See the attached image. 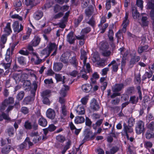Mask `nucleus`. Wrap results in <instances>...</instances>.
I'll return each instance as SVG.
<instances>
[{"instance_id": "obj_1", "label": "nucleus", "mask_w": 154, "mask_h": 154, "mask_svg": "<svg viewBox=\"0 0 154 154\" xmlns=\"http://www.w3.org/2000/svg\"><path fill=\"white\" fill-rule=\"evenodd\" d=\"M14 103V98L12 97L5 99L0 104V110L2 111L5 110L8 106L11 105Z\"/></svg>"}, {"instance_id": "obj_2", "label": "nucleus", "mask_w": 154, "mask_h": 154, "mask_svg": "<svg viewBox=\"0 0 154 154\" xmlns=\"http://www.w3.org/2000/svg\"><path fill=\"white\" fill-rule=\"evenodd\" d=\"M136 133L137 134H140L143 133L145 131L144 128V123L141 120L138 121L135 127Z\"/></svg>"}, {"instance_id": "obj_3", "label": "nucleus", "mask_w": 154, "mask_h": 154, "mask_svg": "<svg viewBox=\"0 0 154 154\" xmlns=\"http://www.w3.org/2000/svg\"><path fill=\"white\" fill-rule=\"evenodd\" d=\"M123 131L125 133L127 139L129 138L128 133H131L133 132V130L132 127L128 126L124 123L123 124Z\"/></svg>"}, {"instance_id": "obj_4", "label": "nucleus", "mask_w": 154, "mask_h": 154, "mask_svg": "<svg viewBox=\"0 0 154 154\" xmlns=\"http://www.w3.org/2000/svg\"><path fill=\"white\" fill-rule=\"evenodd\" d=\"M91 30V28L90 27H87L82 29L81 32V35L75 36L76 38L78 39H83L85 38V34L89 33Z\"/></svg>"}, {"instance_id": "obj_5", "label": "nucleus", "mask_w": 154, "mask_h": 154, "mask_svg": "<svg viewBox=\"0 0 154 154\" xmlns=\"http://www.w3.org/2000/svg\"><path fill=\"white\" fill-rule=\"evenodd\" d=\"M12 26L14 32L17 33L20 32L22 30L23 27V26L20 24L19 28V23L17 21H16L12 25Z\"/></svg>"}, {"instance_id": "obj_6", "label": "nucleus", "mask_w": 154, "mask_h": 154, "mask_svg": "<svg viewBox=\"0 0 154 154\" xmlns=\"http://www.w3.org/2000/svg\"><path fill=\"white\" fill-rule=\"evenodd\" d=\"M75 40V38L74 36V32L72 31L70 32L66 36V41L70 44H73Z\"/></svg>"}, {"instance_id": "obj_7", "label": "nucleus", "mask_w": 154, "mask_h": 154, "mask_svg": "<svg viewBox=\"0 0 154 154\" xmlns=\"http://www.w3.org/2000/svg\"><path fill=\"white\" fill-rule=\"evenodd\" d=\"M50 53L48 48L46 47L41 51L40 56L42 58H43V60H45V59L49 56Z\"/></svg>"}, {"instance_id": "obj_8", "label": "nucleus", "mask_w": 154, "mask_h": 154, "mask_svg": "<svg viewBox=\"0 0 154 154\" xmlns=\"http://www.w3.org/2000/svg\"><path fill=\"white\" fill-rule=\"evenodd\" d=\"M90 108L91 109L94 111L98 110L99 109V106L96 100L94 98L93 99L90 103Z\"/></svg>"}, {"instance_id": "obj_9", "label": "nucleus", "mask_w": 154, "mask_h": 154, "mask_svg": "<svg viewBox=\"0 0 154 154\" xmlns=\"http://www.w3.org/2000/svg\"><path fill=\"white\" fill-rule=\"evenodd\" d=\"M63 64L60 62H54L53 65V69L55 72H59L63 67Z\"/></svg>"}, {"instance_id": "obj_10", "label": "nucleus", "mask_w": 154, "mask_h": 154, "mask_svg": "<svg viewBox=\"0 0 154 154\" xmlns=\"http://www.w3.org/2000/svg\"><path fill=\"white\" fill-rule=\"evenodd\" d=\"M46 115L48 118L53 119L55 116L56 113L53 109L50 108L47 110L46 112Z\"/></svg>"}, {"instance_id": "obj_11", "label": "nucleus", "mask_w": 154, "mask_h": 154, "mask_svg": "<svg viewBox=\"0 0 154 154\" xmlns=\"http://www.w3.org/2000/svg\"><path fill=\"white\" fill-rule=\"evenodd\" d=\"M14 106L16 109H18L20 108V106L19 101H16L15 102L14 105L9 106L6 110V112L7 113H8L10 111L13 109Z\"/></svg>"}, {"instance_id": "obj_12", "label": "nucleus", "mask_w": 154, "mask_h": 154, "mask_svg": "<svg viewBox=\"0 0 154 154\" xmlns=\"http://www.w3.org/2000/svg\"><path fill=\"white\" fill-rule=\"evenodd\" d=\"M124 87L122 83L116 84L112 88V91L114 92H118L120 91Z\"/></svg>"}, {"instance_id": "obj_13", "label": "nucleus", "mask_w": 154, "mask_h": 154, "mask_svg": "<svg viewBox=\"0 0 154 154\" xmlns=\"http://www.w3.org/2000/svg\"><path fill=\"white\" fill-rule=\"evenodd\" d=\"M69 64H70L76 67L78 64V62L76 56H74L69 59Z\"/></svg>"}, {"instance_id": "obj_14", "label": "nucleus", "mask_w": 154, "mask_h": 154, "mask_svg": "<svg viewBox=\"0 0 154 154\" xmlns=\"http://www.w3.org/2000/svg\"><path fill=\"white\" fill-rule=\"evenodd\" d=\"M68 58L65 53H63L60 56V61L64 64L67 65L69 64Z\"/></svg>"}, {"instance_id": "obj_15", "label": "nucleus", "mask_w": 154, "mask_h": 154, "mask_svg": "<svg viewBox=\"0 0 154 154\" xmlns=\"http://www.w3.org/2000/svg\"><path fill=\"white\" fill-rule=\"evenodd\" d=\"M55 78L57 80V82H62V84H64L65 83V76H62V75L60 74H55Z\"/></svg>"}, {"instance_id": "obj_16", "label": "nucleus", "mask_w": 154, "mask_h": 154, "mask_svg": "<svg viewBox=\"0 0 154 154\" xmlns=\"http://www.w3.org/2000/svg\"><path fill=\"white\" fill-rule=\"evenodd\" d=\"M132 10L134 19H139L140 17V14L137 11V9L136 7L134 6H133L132 8Z\"/></svg>"}, {"instance_id": "obj_17", "label": "nucleus", "mask_w": 154, "mask_h": 154, "mask_svg": "<svg viewBox=\"0 0 154 154\" xmlns=\"http://www.w3.org/2000/svg\"><path fill=\"white\" fill-rule=\"evenodd\" d=\"M5 132L9 137H11L14 135L15 133V130L13 127H10L6 130Z\"/></svg>"}, {"instance_id": "obj_18", "label": "nucleus", "mask_w": 154, "mask_h": 154, "mask_svg": "<svg viewBox=\"0 0 154 154\" xmlns=\"http://www.w3.org/2000/svg\"><path fill=\"white\" fill-rule=\"evenodd\" d=\"M41 41V38L38 36H35L34 38L30 42L31 45L34 47H35L38 45Z\"/></svg>"}, {"instance_id": "obj_19", "label": "nucleus", "mask_w": 154, "mask_h": 154, "mask_svg": "<svg viewBox=\"0 0 154 154\" xmlns=\"http://www.w3.org/2000/svg\"><path fill=\"white\" fill-rule=\"evenodd\" d=\"M69 89V87L68 86L63 85V87L62 88L60 92V94L61 96L63 97L66 96V92Z\"/></svg>"}, {"instance_id": "obj_20", "label": "nucleus", "mask_w": 154, "mask_h": 154, "mask_svg": "<svg viewBox=\"0 0 154 154\" xmlns=\"http://www.w3.org/2000/svg\"><path fill=\"white\" fill-rule=\"evenodd\" d=\"M38 123L40 125L43 127H45L47 125V122L45 119L42 117L38 119Z\"/></svg>"}, {"instance_id": "obj_21", "label": "nucleus", "mask_w": 154, "mask_h": 154, "mask_svg": "<svg viewBox=\"0 0 154 154\" xmlns=\"http://www.w3.org/2000/svg\"><path fill=\"white\" fill-rule=\"evenodd\" d=\"M75 110L76 113L78 115L84 114L85 112V110L84 107L82 106H79Z\"/></svg>"}, {"instance_id": "obj_22", "label": "nucleus", "mask_w": 154, "mask_h": 154, "mask_svg": "<svg viewBox=\"0 0 154 154\" xmlns=\"http://www.w3.org/2000/svg\"><path fill=\"white\" fill-rule=\"evenodd\" d=\"M34 98L33 97L27 96L24 98L23 102L24 104H28L30 103L32 101L34 100Z\"/></svg>"}, {"instance_id": "obj_23", "label": "nucleus", "mask_w": 154, "mask_h": 154, "mask_svg": "<svg viewBox=\"0 0 154 154\" xmlns=\"http://www.w3.org/2000/svg\"><path fill=\"white\" fill-rule=\"evenodd\" d=\"M42 137V140H45L47 139L46 137L43 135H41L34 137L33 139V142L34 143H36L41 140Z\"/></svg>"}, {"instance_id": "obj_24", "label": "nucleus", "mask_w": 154, "mask_h": 154, "mask_svg": "<svg viewBox=\"0 0 154 154\" xmlns=\"http://www.w3.org/2000/svg\"><path fill=\"white\" fill-rule=\"evenodd\" d=\"M4 32L5 34L9 35L11 32L12 31L11 28V23H8L4 30Z\"/></svg>"}, {"instance_id": "obj_25", "label": "nucleus", "mask_w": 154, "mask_h": 154, "mask_svg": "<svg viewBox=\"0 0 154 154\" xmlns=\"http://www.w3.org/2000/svg\"><path fill=\"white\" fill-rule=\"evenodd\" d=\"M92 88V85L89 84H85L82 86V90L86 92H88L91 90Z\"/></svg>"}, {"instance_id": "obj_26", "label": "nucleus", "mask_w": 154, "mask_h": 154, "mask_svg": "<svg viewBox=\"0 0 154 154\" xmlns=\"http://www.w3.org/2000/svg\"><path fill=\"white\" fill-rule=\"evenodd\" d=\"M47 48H48V50L51 53V51L55 49H57V46L55 43H51L49 44V46H47Z\"/></svg>"}, {"instance_id": "obj_27", "label": "nucleus", "mask_w": 154, "mask_h": 154, "mask_svg": "<svg viewBox=\"0 0 154 154\" xmlns=\"http://www.w3.org/2000/svg\"><path fill=\"white\" fill-rule=\"evenodd\" d=\"M145 137L147 139H150L154 137V133L153 131L147 130L145 134Z\"/></svg>"}, {"instance_id": "obj_28", "label": "nucleus", "mask_w": 154, "mask_h": 154, "mask_svg": "<svg viewBox=\"0 0 154 154\" xmlns=\"http://www.w3.org/2000/svg\"><path fill=\"white\" fill-rule=\"evenodd\" d=\"M85 120V119L83 117L78 116L75 117V122L76 124H81L84 122Z\"/></svg>"}, {"instance_id": "obj_29", "label": "nucleus", "mask_w": 154, "mask_h": 154, "mask_svg": "<svg viewBox=\"0 0 154 154\" xmlns=\"http://www.w3.org/2000/svg\"><path fill=\"white\" fill-rule=\"evenodd\" d=\"M140 57L139 56H134L132 58L130 62V65L133 66L140 60Z\"/></svg>"}, {"instance_id": "obj_30", "label": "nucleus", "mask_w": 154, "mask_h": 154, "mask_svg": "<svg viewBox=\"0 0 154 154\" xmlns=\"http://www.w3.org/2000/svg\"><path fill=\"white\" fill-rule=\"evenodd\" d=\"M86 23L89 24L92 27H94L96 25V22L94 17L92 16L88 21L86 22Z\"/></svg>"}, {"instance_id": "obj_31", "label": "nucleus", "mask_w": 154, "mask_h": 154, "mask_svg": "<svg viewBox=\"0 0 154 154\" xmlns=\"http://www.w3.org/2000/svg\"><path fill=\"white\" fill-rule=\"evenodd\" d=\"M142 23L141 24V26H147L149 24V21L147 20V18L146 16H143L141 18Z\"/></svg>"}, {"instance_id": "obj_32", "label": "nucleus", "mask_w": 154, "mask_h": 154, "mask_svg": "<svg viewBox=\"0 0 154 154\" xmlns=\"http://www.w3.org/2000/svg\"><path fill=\"white\" fill-rule=\"evenodd\" d=\"M100 57L97 52H95L93 54L92 60L94 63H95L100 61Z\"/></svg>"}, {"instance_id": "obj_33", "label": "nucleus", "mask_w": 154, "mask_h": 154, "mask_svg": "<svg viewBox=\"0 0 154 154\" xmlns=\"http://www.w3.org/2000/svg\"><path fill=\"white\" fill-rule=\"evenodd\" d=\"M43 16V12L41 11H38L34 14V17L36 20L40 19Z\"/></svg>"}, {"instance_id": "obj_34", "label": "nucleus", "mask_w": 154, "mask_h": 154, "mask_svg": "<svg viewBox=\"0 0 154 154\" xmlns=\"http://www.w3.org/2000/svg\"><path fill=\"white\" fill-rule=\"evenodd\" d=\"M22 5V3L20 0L17 1L15 2L14 4V6L15 7V9L18 12L20 9V8Z\"/></svg>"}, {"instance_id": "obj_35", "label": "nucleus", "mask_w": 154, "mask_h": 154, "mask_svg": "<svg viewBox=\"0 0 154 154\" xmlns=\"http://www.w3.org/2000/svg\"><path fill=\"white\" fill-rule=\"evenodd\" d=\"M5 60L8 62H11V58L10 49V48H8L7 50L5 55Z\"/></svg>"}, {"instance_id": "obj_36", "label": "nucleus", "mask_w": 154, "mask_h": 154, "mask_svg": "<svg viewBox=\"0 0 154 154\" xmlns=\"http://www.w3.org/2000/svg\"><path fill=\"white\" fill-rule=\"evenodd\" d=\"M11 146L8 145L2 148V152L3 154H7L9 153L11 150Z\"/></svg>"}, {"instance_id": "obj_37", "label": "nucleus", "mask_w": 154, "mask_h": 154, "mask_svg": "<svg viewBox=\"0 0 154 154\" xmlns=\"http://www.w3.org/2000/svg\"><path fill=\"white\" fill-rule=\"evenodd\" d=\"M94 10L91 8H88L85 9V13L87 17H90L93 14Z\"/></svg>"}, {"instance_id": "obj_38", "label": "nucleus", "mask_w": 154, "mask_h": 154, "mask_svg": "<svg viewBox=\"0 0 154 154\" xmlns=\"http://www.w3.org/2000/svg\"><path fill=\"white\" fill-rule=\"evenodd\" d=\"M138 100V98L135 96H133L130 97L129 102L133 104H136Z\"/></svg>"}, {"instance_id": "obj_39", "label": "nucleus", "mask_w": 154, "mask_h": 154, "mask_svg": "<svg viewBox=\"0 0 154 154\" xmlns=\"http://www.w3.org/2000/svg\"><path fill=\"white\" fill-rule=\"evenodd\" d=\"M25 93L23 91H21L17 94L16 98L18 101L21 100L24 97Z\"/></svg>"}, {"instance_id": "obj_40", "label": "nucleus", "mask_w": 154, "mask_h": 154, "mask_svg": "<svg viewBox=\"0 0 154 154\" xmlns=\"http://www.w3.org/2000/svg\"><path fill=\"white\" fill-rule=\"evenodd\" d=\"M34 0H25L24 3L27 6H30V8H32L34 5Z\"/></svg>"}, {"instance_id": "obj_41", "label": "nucleus", "mask_w": 154, "mask_h": 154, "mask_svg": "<svg viewBox=\"0 0 154 154\" xmlns=\"http://www.w3.org/2000/svg\"><path fill=\"white\" fill-rule=\"evenodd\" d=\"M148 46L147 45L141 46L138 48V51L139 53L141 54L145 51L148 49Z\"/></svg>"}, {"instance_id": "obj_42", "label": "nucleus", "mask_w": 154, "mask_h": 154, "mask_svg": "<svg viewBox=\"0 0 154 154\" xmlns=\"http://www.w3.org/2000/svg\"><path fill=\"white\" fill-rule=\"evenodd\" d=\"M83 18V16L82 15H80L78 17L77 19L75 20V26L76 27H77L79 24L80 23Z\"/></svg>"}, {"instance_id": "obj_43", "label": "nucleus", "mask_w": 154, "mask_h": 154, "mask_svg": "<svg viewBox=\"0 0 154 154\" xmlns=\"http://www.w3.org/2000/svg\"><path fill=\"white\" fill-rule=\"evenodd\" d=\"M128 14L126 12L125 13V16L124 17V19L123 21L122 25H126L127 26L129 23V20L128 19Z\"/></svg>"}, {"instance_id": "obj_44", "label": "nucleus", "mask_w": 154, "mask_h": 154, "mask_svg": "<svg viewBox=\"0 0 154 154\" xmlns=\"http://www.w3.org/2000/svg\"><path fill=\"white\" fill-rule=\"evenodd\" d=\"M82 1V7L84 8H86L89 5L90 0H81Z\"/></svg>"}, {"instance_id": "obj_45", "label": "nucleus", "mask_w": 154, "mask_h": 154, "mask_svg": "<svg viewBox=\"0 0 154 154\" xmlns=\"http://www.w3.org/2000/svg\"><path fill=\"white\" fill-rule=\"evenodd\" d=\"M50 91L49 90H46L41 93V95L42 98L47 97L49 96Z\"/></svg>"}, {"instance_id": "obj_46", "label": "nucleus", "mask_w": 154, "mask_h": 154, "mask_svg": "<svg viewBox=\"0 0 154 154\" xmlns=\"http://www.w3.org/2000/svg\"><path fill=\"white\" fill-rule=\"evenodd\" d=\"M143 1L142 0H137L136 5L141 10H143Z\"/></svg>"}, {"instance_id": "obj_47", "label": "nucleus", "mask_w": 154, "mask_h": 154, "mask_svg": "<svg viewBox=\"0 0 154 154\" xmlns=\"http://www.w3.org/2000/svg\"><path fill=\"white\" fill-rule=\"evenodd\" d=\"M147 130L153 131L154 130V122H152L147 125Z\"/></svg>"}, {"instance_id": "obj_48", "label": "nucleus", "mask_w": 154, "mask_h": 154, "mask_svg": "<svg viewBox=\"0 0 154 154\" xmlns=\"http://www.w3.org/2000/svg\"><path fill=\"white\" fill-rule=\"evenodd\" d=\"M33 54L35 55L36 57L37 58V60H36V61H35V63L36 64H40L43 61H44L42 59H40L39 58L38 56L37 55V54L35 53H33Z\"/></svg>"}, {"instance_id": "obj_49", "label": "nucleus", "mask_w": 154, "mask_h": 154, "mask_svg": "<svg viewBox=\"0 0 154 154\" xmlns=\"http://www.w3.org/2000/svg\"><path fill=\"white\" fill-rule=\"evenodd\" d=\"M113 35L114 33L113 30L109 29L108 36L109 39L110 41H112V42L113 41Z\"/></svg>"}, {"instance_id": "obj_50", "label": "nucleus", "mask_w": 154, "mask_h": 154, "mask_svg": "<svg viewBox=\"0 0 154 154\" xmlns=\"http://www.w3.org/2000/svg\"><path fill=\"white\" fill-rule=\"evenodd\" d=\"M61 10V6L57 4L54 6V11L55 13H57Z\"/></svg>"}, {"instance_id": "obj_51", "label": "nucleus", "mask_w": 154, "mask_h": 154, "mask_svg": "<svg viewBox=\"0 0 154 154\" xmlns=\"http://www.w3.org/2000/svg\"><path fill=\"white\" fill-rule=\"evenodd\" d=\"M134 122V119L132 117L130 118L128 120V125L132 127L133 126Z\"/></svg>"}, {"instance_id": "obj_52", "label": "nucleus", "mask_w": 154, "mask_h": 154, "mask_svg": "<svg viewBox=\"0 0 154 154\" xmlns=\"http://www.w3.org/2000/svg\"><path fill=\"white\" fill-rule=\"evenodd\" d=\"M13 78L16 82L21 80L20 75L16 73L14 74L13 76Z\"/></svg>"}, {"instance_id": "obj_53", "label": "nucleus", "mask_w": 154, "mask_h": 154, "mask_svg": "<svg viewBox=\"0 0 154 154\" xmlns=\"http://www.w3.org/2000/svg\"><path fill=\"white\" fill-rule=\"evenodd\" d=\"M120 101V99L119 98H116L115 99L112 100L111 101V103L113 105H118Z\"/></svg>"}, {"instance_id": "obj_54", "label": "nucleus", "mask_w": 154, "mask_h": 154, "mask_svg": "<svg viewBox=\"0 0 154 154\" xmlns=\"http://www.w3.org/2000/svg\"><path fill=\"white\" fill-rule=\"evenodd\" d=\"M88 96H86L82 98L81 100V102L84 105H86L88 100Z\"/></svg>"}, {"instance_id": "obj_55", "label": "nucleus", "mask_w": 154, "mask_h": 154, "mask_svg": "<svg viewBox=\"0 0 154 154\" xmlns=\"http://www.w3.org/2000/svg\"><path fill=\"white\" fill-rule=\"evenodd\" d=\"M62 113L64 116H65L67 113L66 109V106L64 105H63L61 107Z\"/></svg>"}, {"instance_id": "obj_56", "label": "nucleus", "mask_w": 154, "mask_h": 154, "mask_svg": "<svg viewBox=\"0 0 154 154\" xmlns=\"http://www.w3.org/2000/svg\"><path fill=\"white\" fill-rule=\"evenodd\" d=\"M56 139L59 141L61 142H63L65 140V137L62 135H59L56 137Z\"/></svg>"}, {"instance_id": "obj_57", "label": "nucleus", "mask_w": 154, "mask_h": 154, "mask_svg": "<svg viewBox=\"0 0 154 154\" xmlns=\"http://www.w3.org/2000/svg\"><path fill=\"white\" fill-rule=\"evenodd\" d=\"M24 127L26 129H30L32 128V126L31 123L27 121L25 122Z\"/></svg>"}, {"instance_id": "obj_58", "label": "nucleus", "mask_w": 154, "mask_h": 154, "mask_svg": "<svg viewBox=\"0 0 154 154\" xmlns=\"http://www.w3.org/2000/svg\"><path fill=\"white\" fill-rule=\"evenodd\" d=\"M11 17L13 19H17L20 21H22L23 20L22 17L17 14L12 15L11 16Z\"/></svg>"}, {"instance_id": "obj_59", "label": "nucleus", "mask_w": 154, "mask_h": 154, "mask_svg": "<svg viewBox=\"0 0 154 154\" xmlns=\"http://www.w3.org/2000/svg\"><path fill=\"white\" fill-rule=\"evenodd\" d=\"M63 12H60L54 15L53 18L54 19H57L61 17L63 15Z\"/></svg>"}, {"instance_id": "obj_60", "label": "nucleus", "mask_w": 154, "mask_h": 154, "mask_svg": "<svg viewBox=\"0 0 154 154\" xmlns=\"http://www.w3.org/2000/svg\"><path fill=\"white\" fill-rule=\"evenodd\" d=\"M108 26V23H106L103 24V26H102L100 27V28H101L100 32L102 33H104L106 29Z\"/></svg>"}, {"instance_id": "obj_61", "label": "nucleus", "mask_w": 154, "mask_h": 154, "mask_svg": "<svg viewBox=\"0 0 154 154\" xmlns=\"http://www.w3.org/2000/svg\"><path fill=\"white\" fill-rule=\"evenodd\" d=\"M28 78V75L26 73H23L21 75H20L21 80L25 81V80L27 79Z\"/></svg>"}, {"instance_id": "obj_62", "label": "nucleus", "mask_w": 154, "mask_h": 154, "mask_svg": "<svg viewBox=\"0 0 154 154\" xmlns=\"http://www.w3.org/2000/svg\"><path fill=\"white\" fill-rule=\"evenodd\" d=\"M111 52L110 51L106 50H103L102 53L103 55L105 57H108L110 55Z\"/></svg>"}, {"instance_id": "obj_63", "label": "nucleus", "mask_w": 154, "mask_h": 154, "mask_svg": "<svg viewBox=\"0 0 154 154\" xmlns=\"http://www.w3.org/2000/svg\"><path fill=\"white\" fill-rule=\"evenodd\" d=\"M119 65V64L113 65V66H112V71L114 72H116L118 69Z\"/></svg>"}, {"instance_id": "obj_64", "label": "nucleus", "mask_w": 154, "mask_h": 154, "mask_svg": "<svg viewBox=\"0 0 154 154\" xmlns=\"http://www.w3.org/2000/svg\"><path fill=\"white\" fill-rule=\"evenodd\" d=\"M47 128L49 131L52 132L56 129V127L54 125L51 124Z\"/></svg>"}]
</instances>
